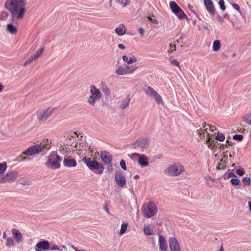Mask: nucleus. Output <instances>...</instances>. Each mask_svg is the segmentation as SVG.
Wrapping results in <instances>:
<instances>
[{
	"mask_svg": "<svg viewBox=\"0 0 251 251\" xmlns=\"http://www.w3.org/2000/svg\"><path fill=\"white\" fill-rule=\"evenodd\" d=\"M146 93L147 95L152 97L155 100L156 102L158 104H162L163 100L160 95L152 87L148 86L147 88Z\"/></svg>",
	"mask_w": 251,
	"mask_h": 251,
	"instance_id": "12",
	"label": "nucleus"
},
{
	"mask_svg": "<svg viewBox=\"0 0 251 251\" xmlns=\"http://www.w3.org/2000/svg\"><path fill=\"white\" fill-rule=\"evenodd\" d=\"M158 212V207L156 204L152 201L143 205L142 213L145 218H150L156 215Z\"/></svg>",
	"mask_w": 251,
	"mask_h": 251,
	"instance_id": "3",
	"label": "nucleus"
},
{
	"mask_svg": "<svg viewBox=\"0 0 251 251\" xmlns=\"http://www.w3.org/2000/svg\"><path fill=\"white\" fill-rule=\"evenodd\" d=\"M8 16V14L6 11L0 12V20H5Z\"/></svg>",
	"mask_w": 251,
	"mask_h": 251,
	"instance_id": "37",
	"label": "nucleus"
},
{
	"mask_svg": "<svg viewBox=\"0 0 251 251\" xmlns=\"http://www.w3.org/2000/svg\"><path fill=\"white\" fill-rule=\"evenodd\" d=\"M230 182L233 185H238L240 184V180L236 178H233L231 179Z\"/></svg>",
	"mask_w": 251,
	"mask_h": 251,
	"instance_id": "43",
	"label": "nucleus"
},
{
	"mask_svg": "<svg viewBox=\"0 0 251 251\" xmlns=\"http://www.w3.org/2000/svg\"><path fill=\"white\" fill-rule=\"evenodd\" d=\"M249 211L251 212V201H249L248 202Z\"/></svg>",
	"mask_w": 251,
	"mask_h": 251,
	"instance_id": "60",
	"label": "nucleus"
},
{
	"mask_svg": "<svg viewBox=\"0 0 251 251\" xmlns=\"http://www.w3.org/2000/svg\"><path fill=\"white\" fill-rule=\"evenodd\" d=\"M5 176L7 182H12L18 177V173L15 171H12L8 172Z\"/></svg>",
	"mask_w": 251,
	"mask_h": 251,
	"instance_id": "20",
	"label": "nucleus"
},
{
	"mask_svg": "<svg viewBox=\"0 0 251 251\" xmlns=\"http://www.w3.org/2000/svg\"><path fill=\"white\" fill-rule=\"evenodd\" d=\"M170 47L171 48L169 50L170 53H172L174 50H176V46L175 45H172V44H170Z\"/></svg>",
	"mask_w": 251,
	"mask_h": 251,
	"instance_id": "52",
	"label": "nucleus"
},
{
	"mask_svg": "<svg viewBox=\"0 0 251 251\" xmlns=\"http://www.w3.org/2000/svg\"><path fill=\"white\" fill-rule=\"evenodd\" d=\"M148 18L149 19V20L153 24H158V21L155 19H152L150 17H148Z\"/></svg>",
	"mask_w": 251,
	"mask_h": 251,
	"instance_id": "53",
	"label": "nucleus"
},
{
	"mask_svg": "<svg viewBox=\"0 0 251 251\" xmlns=\"http://www.w3.org/2000/svg\"><path fill=\"white\" fill-rule=\"evenodd\" d=\"M143 230L146 235H151L154 233V226L151 224H145Z\"/></svg>",
	"mask_w": 251,
	"mask_h": 251,
	"instance_id": "22",
	"label": "nucleus"
},
{
	"mask_svg": "<svg viewBox=\"0 0 251 251\" xmlns=\"http://www.w3.org/2000/svg\"><path fill=\"white\" fill-rule=\"evenodd\" d=\"M127 227V223H125L122 224L121 225V228L120 229V231L119 233V235L122 236L123 235L126 231Z\"/></svg>",
	"mask_w": 251,
	"mask_h": 251,
	"instance_id": "31",
	"label": "nucleus"
},
{
	"mask_svg": "<svg viewBox=\"0 0 251 251\" xmlns=\"http://www.w3.org/2000/svg\"><path fill=\"white\" fill-rule=\"evenodd\" d=\"M63 164L67 167H74L76 166V162L75 159L68 156L64 159Z\"/></svg>",
	"mask_w": 251,
	"mask_h": 251,
	"instance_id": "21",
	"label": "nucleus"
},
{
	"mask_svg": "<svg viewBox=\"0 0 251 251\" xmlns=\"http://www.w3.org/2000/svg\"><path fill=\"white\" fill-rule=\"evenodd\" d=\"M233 138L234 140L241 141L243 139V136L241 134H235L233 136Z\"/></svg>",
	"mask_w": 251,
	"mask_h": 251,
	"instance_id": "46",
	"label": "nucleus"
},
{
	"mask_svg": "<svg viewBox=\"0 0 251 251\" xmlns=\"http://www.w3.org/2000/svg\"><path fill=\"white\" fill-rule=\"evenodd\" d=\"M7 31L11 34H15L17 32L16 28L11 24H9L7 25Z\"/></svg>",
	"mask_w": 251,
	"mask_h": 251,
	"instance_id": "29",
	"label": "nucleus"
},
{
	"mask_svg": "<svg viewBox=\"0 0 251 251\" xmlns=\"http://www.w3.org/2000/svg\"><path fill=\"white\" fill-rule=\"evenodd\" d=\"M219 4L220 5V9L222 11H224L226 9V6L225 5V1L224 0H220L219 1Z\"/></svg>",
	"mask_w": 251,
	"mask_h": 251,
	"instance_id": "45",
	"label": "nucleus"
},
{
	"mask_svg": "<svg viewBox=\"0 0 251 251\" xmlns=\"http://www.w3.org/2000/svg\"><path fill=\"white\" fill-rule=\"evenodd\" d=\"M216 139V140H217L219 141L222 142V141H224V140L225 139V135L223 133L219 132L217 134Z\"/></svg>",
	"mask_w": 251,
	"mask_h": 251,
	"instance_id": "41",
	"label": "nucleus"
},
{
	"mask_svg": "<svg viewBox=\"0 0 251 251\" xmlns=\"http://www.w3.org/2000/svg\"><path fill=\"white\" fill-rule=\"evenodd\" d=\"M19 158H21V161H25L28 160L26 157H22L21 156H19Z\"/></svg>",
	"mask_w": 251,
	"mask_h": 251,
	"instance_id": "59",
	"label": "nucleus"
},
{
	"mask_svg": "<svg viewBox=\"0 0 251 251\" xmlns=\"http://www.w3.org/2000/svg\"><path fill=\"white\" fill-rule=\"evenodd\" d=\"M130 100V98L128 96L122 102L121 108L123 109L126 108L129 105Z\"/></svg>",
	"mask_w": 251,
	"mask_h": 251,
	"instance_id": "27",
	"label": "nucleus"
},
{
	"mask_svg": "<svg viewBox=\"0 0 251 251\" xmlns=\"http://www.w3.org/2000/svg\"><path fill=\"white\" fill-rule=\"evenodd\" d=\"M2 237H3V239H5L6 238V232H4L3 233Z\"/></svg>",
	"mask_w": 251,
	"mask_h": 251,
	"instance_id": "62",
	"label": "nucleus"
},
{
	"mask_svg": "<svg viewBox=\"0 0 251 251\" xmlns=\"http://www.w3.org/2000/svg\"><path fill=\"white\" fill-rule=\"evenodd\" d=\"M236 164H235V163L232 164L231 165V167H232L236 168Z\"/></svg>",
	"mask_w": 251,
	"mask_h": 251,
	"instance_id": "63",
	"label": "nucleus"
},
{
	"mask_svg": "<svg viewBox=\"0 0 251 251\" xmlns=\"http://www.w3.org/2000/svg\"><path fill=\"white\" fill-rule=\"evenodd\" d=\"M115 73L119 75H127L126 68V64L119 66L115 71Z\"/></svg>",
	"mask_w": 251,
	"mask_h": 251,
	"instance_id": "24",
	"label": "nucleus"
},
{
	"mask_svg": "<svg viewBox=\"0 0 251 251\" xmlns=\"http://www.w3.org/2000/svg\"><path fill=\"white\" fill-rule=\"evenodd\" d=\"M158 245L160 251H168L167 243L162 235H159Z\"/></svg>",
	"mask_w": 251,
	"mask_h": 251,
	"instance_id": "18",
	"label": "nucleus"
},
{
	"mask_svg": "<svg viewBox=\"0 0 251 251\" xmlns=\"http://www.w3.org/2000/svg\"><path fill=\"white\" fill-rule=\"evenodd\" d=\"M203 127H208L210 131L213 132L216 129V126H214L210 125L209 124H206V123H204L203 124Z\"/></svg>",
	"mask_w": 251,
	"mask_h": 251,
	"instance_id": "35",
	"label": "nucleus"
},
{
	"mask_svg": "<svg viewBox=\"0 0 251 251\" xmlns=\"http://www.w3.org/2000/svg\"><path fill=\"white\" fill-rule=\"evenodd\" d=\"M12 233L13 237L16 240V241L18 243H20L23 239L22 235L21 232L16 228H13L12 230Z\"/></svg>",
	"mask_w": 251,
	"mask_h": 251,
	"instance_id": "23",
	"label": "nucleus"
},
{
	"mask_svg": "<svg viewBox=\"0 0 251 251\" xmlns=\"http://www.w3.org/2000/svg\"><path fill=\"white\" fill-rule=\"evenodd\" d=\"M204 5L207 10L211 15H214L215 13V9L214 4L211 0H203Z\"/></svg>",
	"mask_w": 251,
	"mask_h": 251,
	"instance_id": "19",
	"label": "nucleus"
},
{
	"mask_svg": "<svg viewBox=\"0 0 251 251\" xmlns=\"http://www.w3.org/2000/svg\"><path fill=\"white\" fill-rule=\"evenodd\" d=\"M126 70L127 75L133 74L136 69H138V66L136 65H129L128 64H126Z\"/></svg>",
	"mask_w": 251,
	"mask_h": 251,
	"instance_id": "26",
	"label": "nucleus"
},
{
	"mask_svg": "<svg viewBox=\"0 0 251 251\" xmlns=\"http://www.w3.org/2000/svg\"><path fill=\"white\" fill-rule=\"evenodd\" d=\"M130 157L132 159H133L135 157H138L139 158L138 161V163L142 168L147 167L149 165V159L144 154H140L138 153H132L130 155Z\"/></svg>",
	"mask_w": 251,
	"mask_h": 251,
	"instance_id": "11",
	"label": "nucleus"
},
{
	"mask_svg": "<svg viewBox=\"0 0 251 251\" xmlns=\"http://www.w3.org/2000/svg\"><path fill=\"white\" fill-rule=\"evenodd\" d=\"M120 165L121 168L124 170H126V162H125V161L124 160H122L120 161Z\"/></svg>",
	"mask_w": 251,
	"mask_h": 251,
	"instance_id": "48",
	"label": "nucleus"
},
{
	"mask_svg": "<svg viewBox=\"0 0 251 251\" xmlns=\"http://www.w3.org/2000/svg\"><path fill=\"white\" fill-rule=\"evenodd\" d=\"M234 153H235L234 151L230 152L229 153V156L230 157H232L234 155Z\"/></svg>",
	"mask_w": 251,
	"mask_h": 251,
	"instance_id": "61",
	"label": "nucleus"
},
{
	"mask_svg": "<svg viewBox=\"0 0 251 251\" xmlns=\"http://www.w3.org/2000/svg\"><path fill=\"white\" fill-rule=\"evenodd\" d=\"M171 63L172 65H175L176 66H178L179 67V63L178 62V61H177V60H176L175 59H173V60H171Z\"/></svg>",
	"mask_w": 251,
	"mask_h": 251,
	"instance_id": "50",
	"label": "nucleus"
},
{
	"mask_svg": "<svg viewBox=\"0 0 251 251\" xmlns=\"http://www.w3.org/2000/svg\"><path fill=\"white\" fill-rule=\"evenodd\" d=\"M49 250H50V251L58 250L59 251H62V249H60L59 248V247L57 246H56V245H52V246H51L50 247Z\"/></svg>",
	"mask_w": 251,
	"mask_h": 251,
	"instance_id": "49",
	"label": "nucleus"
},
{
	"mask_svg": "<svg viewBox=\"0 0 251 251\" xmlns=\"http://www.w3.org/2000/svg\"><path fill=\"white\" fill-rule=\"evenodd\" d=\"M139 33L140 34L141 36H143L144 35V30L143 28H139L138 29Z\"/></svg>",
	"mask_w": 251,
	"mask_h": 251,
	"instance_id": "54",
	"label": "nucleus"
},
{
	"mask_svg": "<svg viewBox=\"0 0 251 251\" xmlns=\"http://www.w3.org/2000/svg\"><path fill=\"white\" fill-rule=\"evenodd\" d=\"M62 158L58 154L53 151L48 157V160L45 164L49 168L57 169L60 167V162Z\"/></svg>",
	"mask_w": 251,
	"mask_h": 251,
	"instance_id": "4",
	"label": "nucleus"
},
{
	"mask_svg": "<svg viewBox=\"0 0 251 251\" xmlns=\"http://www.w3.org/2000/svg\"><path fill=\"white\" fill-rule=\"evenodd\" d=\"M26 0H6L5 7L10 13L13 21L21 20L26 12Z\"/></svg>",
	"mask_w": 251,
	"mask_h": 251,
	"instance_id": "1",
	"label": "nucleus"
},
{
	"mask_svg": "<svg viewBox=\"0 0 251 251\" xmlns=\"http://www.w3.org/2000/svg\"><path fill=\"white\" fill-rule=\"evenodd\" d=\"M236 173L239 176H242L245 174V172L243 168L236 169Z\"/></svg>",
	"mask_w": 251,
	"mask_h": 251,
	"instance_id": "44",
	"label": "nucleus"
},
{
	"mask_svg": "<svg viewBox=\"0 0 251 251\" xmlns=\"http://www.w3.org/2000/svg\"><path fill=\"white\" fill-rule=\"evenodd\" d=\"M169 243L170 251H181L180 245L176 238H170Z\"/></svg>",
	"mask_w": 251,
	"mask_h": 251,
	"instance_id": "15",
	"label": "nucleus"
},
{
	"mask_svg": "<svg viewBox=\"0 0 251 251\" xmlns=\"http://www.w3.org/2000/svg\"><path fill=\"white\" fill-rule=\"evenodd\" d=\"M101 90L103 91V92L104 93V94L107 96H110L111 93H110V91L109 89L108 86L103 83H101Z\"/></svg>",
	"mask_w": 251,
	"mask_h": 251,
	"instance_id": "28",
	"label": "nucleus"
},
{
	"mask_svg": "<svg viewBox=\"0 0 251 251\" xmlns=\"http://www.w3.org/2000/svg\"><path fill=\"white\" fill-rule=\"evenodd\" d=\"M31 184V183L30 181H29V180L25 181L22 183V184H23L24 185H30Z\"/></svg>",
	"mask_w": 251,
	"mask_h": 251,
	"instance_id": "56",
	"label": "nucleus"
},
{
	"mask_svg": "<svg viewBox=\"0 0 251 251\" xmlns=\"http://www.w3.org/2000/svg\"><path fill=\"white\" fill-rule=\"evenodd\" d=\"M90 92L91 95L88 98L87 102L91 106H95L96 102L100 101L102 98V94L95 85L90 86Z\"/></svg>",
	"mask_w": 251,
	"mask_h": 251,
	"instance_id": "5",
	"label": "nucleus"
},
{
	"mask_svg": "<svg viewBox=\"0 0 251 251\" xmlns=\"http://www.w3.org/2000/svg\"><path fill=\"white\" fill-rule=\"evenodd\" d=\"M116 2L123 7L126 6L129 3V0H116Z\"/></svg>",
	"mask_w": 251,
	"mask_h": 251,
	"instance_id": "38",
	"label": "nucleus"
},
{
	"mask_svg": "<svg viewBox=\"0 0 251 251\" xmlns=\"http://www.w3.org/2000/svg\"><path fill=\"white\" fill-rule=\"evenodd\" d=\"M207 129L208 127H203L202 126L197 129V132L201 139H203L205 135L206 134V139L205 140L206 144L208 145L209 147L212 145L214 146V144L215 141L214 139L210 138V133H208Z\"/></svg>",
	"mask_w": 251,
	"mask_h": 251,
	"instance_id": "9",
	"label": "nucleus"
},
{
	"mask_svg": "<svg viewBox=\"0 0 251 251\" xmlns=\"http://www.w3.org/2000/svg\"><path fill=\"white\" fill-rule=\"evenodd\" d=\"M221 47V43L219 40H215L213 44L212 49L214 51H217L220 50Z\"/></svg>",
	"mask_w": 251,
	"mask_h": 251,
	"instance_id": "30",
	"label": "nucleus"
},
{
	"mask_svg": "<svg viewBox=\"0 0 251 251\" xmlns=\"http://www.w3.org/2000/svg\"><path fill=\"white\" fill-rule=\"evenodd\" d=\"M243 121L247 124L251 126V114L244 117L243 118Z\"/></svg>",
	"mask_w": 251,
	"mask_h": 251,
	"instance_id": "39",
	"label": "nucleus"
},
{
	"mask_svg": "<svg viewBox=\"0 0 251 251\" xmlns=\"http://www.w3.org/2000/svg\"><path fill=\"white\" fill-rule=\"evenodd\" d=\"M43 50H44L43 48H40L39 49V50H38L36 53H35L33 55H32L33 57V59H34L35 60V59H37L38 58H39L42 54Z\"/></svg>",
	"mask_w": 251,
	"mask_h": 251,
	"instance_id": "33",
	"label": "nucleus"
},
{
	"mask_svg": "<svg viewBox=\"0 0 251 251\" xmlns=\"http://www.w3.org/2000/svg\"><path fill=\"white\" fill-rule=\"evenodd\" d=\"M5 246L7 247L14 246L15 243L14 242L13 239L12 238H10V237L6 238V242L5 243Z\"/></svg>",
	"mask_w": 251,
	"mask_h": 251,
	"instance_id": "32",
	"label": "nucleus"
},
{
	"mask_svg": "<svg viewBox=\"0 0 251 251\" xmlns=\"http://www.w3.org/2000/svg\"><path fill=\"white\" fill-rule=\"evenodd\" d=\"M50 148L47 144H36L29 147L25 151L22 153V155L32 156L41 152L44 149H49Z\"/></svg>",
	"mask_w": 251,
	"mask_h": 251,
	"instance_id": "6",
	"label": "nucleus"
},
{
	"mask_svg": "<svg viewBox=\"0 0 251 251\" xmlns=\"http://www.w3.org/2000/svg\"><path fill=\"white\" fill-rule=\"evenodd\" d=\"M128 57H128V56H126V55H123V56H122V59H123V60L125 62H127H127H128Z\"/></svg>",
	"mask_w": 251,
	"mask_h": 251,
	"instance_id": "57",
	"label": "nucleus"
},
{
	"mask_svg": "<svg viewBox=\"0 0 251 251\" xmlns=\"http://www.w3.org/2000/svg\"><path fill=\"white\" fill-rule=\"evenodd\" d=\"M55 108L49 107L45 109L40 110L37 112V119L39 121H45L49 118L53 113Z\"/></svg>",
	"mask_w": 251,
	"mask_h": 251,
	"instance_id": "10",
	"label": "nucleus"
},
{
	"mask_svg": "<svg viewBox=\"0 0 251 251\" xmlns=\"http://www.w3.org/2000/svg\"><path fill=\"white\" fill-rule=\"evenodd\" d=\"M115 181L118 186L123 188L126 184V178L121 172H117L115 175Z\"/></svg>",
	"mask_w": 251,
	"mask_h": 251,
	"instance_id": "13",
	"label": "nucleus"
},
{
	"mask_svg": "<svg viewBox=\"0 0 251 251\" xmlns=\"http://www.w3.org/2000/svg\"><path fill=\"white\" fill-rule=\"evenodd\" d=\"M7 169V164L6 162L0 163V174H3Z\"/></svg>",
	"mask_w": 251,
	"mask_h": 251,
	"instance_id": "34",
	"label": "nucleus"
},
{
	"mask_svg": "<svg viewBox=\"0 0 251 251\" xmlns=\"http://www.w3.org/2000/svg\"><path fill=\"white\" fill-rule=\"evenodd\" d=\"M102 161L105 165H111L112 157L111 154L105 151H102L100 154Z\"/></svg>",
	"mask_w": 251,
	"mask_h": 251,
	"instance_id": "17",
	"label": "nucleus"
},
{
	"mask_svg": "<svg viewBox=\"0 0 251 251\" xmlns=\"http://www.w3.org/2000/svg\"><path fill=\"white\" fill-rule=\"evenodd\" d=\"M137 58L135 56L132 55L128 57L127 64L130 65L132 63H134L136 62L137 61Z\"/></svg>",
	"mask_w": 251,
	"mask_h": 251,
	"instance_id": "40",
	"label": "nucleus"
},
{
	"mask_svg": "<svg viewBox=\"0 0 251 251\" xmlns=\"http://www.w3.org/2000/svg\"><path fill=\"white\" fill-rule=\"evenodd\" d=\"M242 182L245 185L250 186L251 185V179L249 177H244Z\"/></svg>",
	"mask_w": 251,
	"mask_h": 251,
	"instance_id": "36",
	"label": "nucleus"
},
{
	"mask_svg": "<svg viewBox=\"0 0 251 251\" xmlns=\"http://www.w3.org/2000/svg\"><path fill=\"white\" fill-rule=\"evenodd\" d=\"M170 7L172 11L179 19H187V16L184 13L183 11L179 7L177 3L174 1H171L170 2Z\"/></svg>",
	"mask_w": 251,
	"mask_h": 251,
	"instance_id": "8",
	"label": "nucleus"
},
{
	"mask_svg": "<svg viewBox=\"0 0 251 251\" xmlns=\"http://www.w3.org/2000/svg\"><path fill=\"white\" fill-rule=\"evenodd\" d=\"M50 247V243L48 241L43 240L38 242L35 248V251H43L49 250Z\"/></svg>",
	"mask_w": 251,
	"mask_h": 251,
	"instance_id": "14",
	"label": "nucleus"
},
{
	"mask_svg": "<svg viewBox=\"0 0 251 251\" xmlns=\"http://www.w3.org/2000/svg\"><path fill=\"white\" fill-rule=\"evenodd\" d=\"M82 160L92 171L99 175L103 173L104 167L102 164L99 163L94 159L87 157H84Z\"/></svg>",
	"mask_w": 251,
	"mask_h": 251,
	"instance_id": "2",
	"label": "nucleus"
},
{
	"mask_svg": "<svg viewBox=\"0 0 251 251\" xmlns=\"http://www.w3.org/2000/svg\"><path fill=\"white\" fill-rule=\"evenodd\" d=\"M183 172L184 167L179 163L173 164L164 170L165 174L172 176H179Z\"/></svg>",
	"mask_w": 251,
	"mask_h": 251,
	"instance_id": "7",
	"label": "nucleus"
},
{
	"mask_svg": "<svg viewBox=\"0 0 251 251\" xmlns=\"http://www.w3.org/2000/svg\"><path fill=\"white\" fill-rule=\"evenodd\" d=\"M115 32L119 36L124 35L126 32V28L123 25H120L115 29Z\"/></svg>",
	"mask_w": 251,
	"mask_h": 251,
	"instance_id": "25",
	"label": "nucleus"
},
{
	"mask_svg": "<svg viewBox=\"0 0 251 251\" xmlns=\"http://www.w3.org/2000/svg\"><path fill=\"white\" fill-rule=\"evenodd\" d=\"M149 144V139L147 138L138 140L134 144V148L140 149L142 151L148 148Z\"/></svg>",
	"mask_w": 251,
	"mask_h": 251,
	"instance_id": "16",
	"label": "nucleus"
},
{
	"mask_svg": "<svg viewBox=\"0 0 251 251\" xmlns=\"http://www.w3.org/2000/svg\"><path fill=\"white\" fill-rule=\"evenodd\" d=\"M134 178H139V176L138 175H136L134 176Z\"/></svg>",
	"mask_w": 251,
	"mask_h": 251,
	"instance_id": "64",
	"label": "nucleus"
},
{
	"mask_svg": "<svg viewBox=\"0 0 251 251\" xmlns=\"http://www.w3.org/2000/svg\"><path fill=\"white\" fill-rule=\"evenodd\" d=\"M232 7L236 9L237 10L239 11L240 9V6L238 4L236 3H233L232 4Z\"/></svg>",
	"mask_w": 251,
	"mask_h": 251,
	"instance_id": "55",
	"label": "nucleus"
},
{
	"mask_svg": "<svg viewBox=\"0 0 251 251\" xmlns=\"http://www.w3.org/2000/svg\"><path fill=\"white\" fill-rule=\"evenodd\" d=\"M118 47L119 49H122V50H124L125 49V46L123 44H118Z\"/></svg>",
	"mask_w": 251,
	"mask_h": 251,
	"instance_id": "58",
	"label": "nucleus"
},
{
	"mask_svg": "<svg viewBox=\"0 0 251 251\" xmlns=\"http://www.w3.org/2000/svg\"><path fill=\"white\" fill-rule=\"evenodd\" d=\"M7 182L5 176H0V183H5Z\"/></svg>",
	"mask_w": 251,
	"mask_h": 251,
	"instance_id": "51",
	"label": "nucleus"
},
{
	"mask_svg": "<svg viewBox=\"0 0 251 251\" xmlns=\"http://www.w3.org/2000/svg\"><path fill=\"white\" fill-rule=\"evenodd\" d=\"M224 176H225V178H229L231 177L235 176V175L234 174V173L233 172V170H232V171H230V172L226 173Z\"/></svg>",
	"mask_w": 251,
	"mask_h": 251,
	"instance_id": "42",
	"label": "nucleus"
},
{
	"mask_svg": "<svg viewBox=\"0 0 251 251\" xmlns=\"http://www.w3.org/2000/svg\"><path fill=\"white\" fill-rule=\"evenodd\" d=\"M34 60H35L34 59H33V56L31 55L28 58V59H27L24 63V66H26L27 64L31 63Z\"/></svg>",
	"mask_w": 251,
	"mask_h": 251,
	"instance_id": "47",
	"label": "nucleus"
}]
</instances>
